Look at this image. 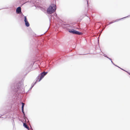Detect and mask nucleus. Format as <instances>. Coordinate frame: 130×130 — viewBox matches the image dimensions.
<instances>
[{
	"label": "nucleus",
	"instance_id": "f257e3e1",
	"mask_svg": "<svg viewBox=\"0 0 130 130\" xmlns=\"http://www.w3.org/2000/svg\"><path fill=\"white\" fill-rule=\"evenodd\" d=\"M21 84L19 83L13 84L11 87V88L13 92V94L12 98L17 100L19 99L20 94L23 93L21 87Z\"/></svg>",
	"mask_w": 130,
	"mask_h": 130
},
{
	"label": "nucleus",
	"instance_id": "f03ea898",
	"mask_svg": "<svg viewBox=\"0 0 130 130\" xmlns=\"http://www.w3.org/2000/svg\"><path fill=\"white\" fill-rule=\"evenodd\" d=\"M56 5L54 4H52L47 8V12L48 14H51L56 11Z\"/></svg>",
	"mask_w": 130,
	"mask_h": 130
},
{
	"label": "nucleus",
	"instance_id": "7ed1b4c3",
	"mask_svg": "<svg viewBox=\"0 0 130 130\" xmlns=\"http://www.w3.org/2000/svg\"><path fill=\"white\" fill-rule=\"evenodd\" d=\"M48 72H45L43 71L42 72L40 73L38 76L37 77H38L39 79L38 80V82H40L44 77L47 74Z\"/></svg>",
	"mask_w": 130,
	"mask_h": 130
},
{
	"label": "nucleus",
	"instance_id": "20e7f679",
	"mask_svg": "<svg viewBox=\"0 0 130 130\" xmlns=\"http://www.w3.org/2000/svg\"><path fill=\"white\" fill-rule=\"evenodd\" d=\"M43 44L42 43L39 44L37 46V47L36 50V52L39 53L41 51V50L42 47H43Z\"/></svg>",
	"mask_w": 130,
	"mask_h": 130
},
{
	"label": "nucleus",
	"instance_id": "39448f33",
	"mask_svg": "<svg viewBox=\"0 0 130 130\" xmlns=\"http://www.w3.org/2000/svg\"><path fill=\"white\" fill-rule=\"evenodd\" d=\"M16 12L17 14H21V13L22 16L23 17L24 16V15L22 13L21 8L20 6L18 7L17 8L16 10Z\"/></svg>",
	"mask_w": 130,
	"mask_h": 130
},
{
	"label": "nucleus",
	"instance_id": "423d86ee",
	"mask_svg": "<svg viewBox=\"0 0 130 130\" xmlns=\"http://www.w3.org/2000/svg\"><path fill=\"white\" fill-rule=\"evenodd\" d=\"M76 30L73 29H68V31L72 34H75V31Z\"/></svg>",
	"mask_w": 130,
	"mask_h": 130
},
{
	"label": "nucleus",
	"instance_id": "0eeeda50",
	"mask_svg": "<svg viewBox=\"0 0 130 130\" xmlns=\"http://www.w3.org/2000/svg\"><path fill=\"white\" fill-rule=\"evenodd\" d=\"M61 26L63 28H67L70 26V25L69 24H61Z\"/></svg>",
	"mask_w": 130,
	"mask_h": 130
},
{
	"label": "nucleus",
	"instance_id": "6e6552de",
	"mask_svg": "<svg viewBox=\"0 0 130 130\" xmlns=\"http://www.w3.org/2000/svg\"><path fill=\"white\" fill-rule=\"evenodd\" d=\"M24 108H21V110L22 112L23 113V118L25 120V121H26V117L25 116V113L24 111Z\"/></svg>",
	"mask_w": 130,
	"mask_h": 130
},
{
	"label": "nucleus",
	"instance_id": "1a4fd4ad",
	"mask_svg": "<svg viewBox=\"0 0 130 130\" xmlns=\"http://www.w3.org/2000/svg\"><path fill=\"white\" fill-rule=\"evenodd\" d=\"M23 126L26 129H27L28 130H29V127L27 125L26 123H24L23 122Z\"/></svg>",
	"mask_w": 130,
	"mask_h": 130
},
{
	"label": "nucleus",
	"instance_id": "9d476101",
	"mask_svg": "<svg viewBox=\"0 0 130 130\" xmlns=\"http://www.w3.org/2000/svg\"><path fill=\"white\" fill-rule=\"evenodd\" d=\"M129 15H128V16H127L126 17H123V18H121V19H116L114 21V22H117L118 21H119L120 20H121V19H124V18H126L128 17H129Z\"/></svg>",
	"mask_w": 130,
	"mask_h": 130
},
{
	"label": "nucleus",
	"instance_id": "9b49d317",
	"mask_svg": "<svg viewBox=\"0 0 130 130\" xmlns=\"http://www.w3.org/2000/svg\"><path fill=\"white\" fill-rule=\"evenodd\" d=\"M25 23V25L27 27H28L29 26L30 24L28 21L24 22Z\"/></svg>",
	"mask_w": 130,
	"mask_h": 130
},
{
	"label": "nucleus",
	"instance_id": "f8f14e48",
	"mask_svg": "<svg viewBox=\"0 0 130 130\" xmlns=\"http://www.w3.org/2000/svg\"><path fill=\"white\" fill-rule=\"evenodd\" d=\"M75 34H77L78 35H82V33L80 32L77 31L76 30L75 31Z\"/></svg>",
	"mask_w": 130,
	"mask_h": 130
},
{
	"label": "nucleus",
	"instance_id": "ddd939ff",
	"mask_svg": "<svg viewBox=\"0 0 130 130\" xmlns=\"http://www.w3.org/2000/svg\"><path fill=\"white\" fill-rule=\"evenodd\" d=\"M38 77H37L36 81L33 84H32L31 85H32L33 86H34V85L36 84L38 82Z\"/></svg>",
	"mask_w": 130,
	"mask_h": 130
},
{
	"label": "nucleus",
	"instance_id": "4468645a",
	"mask_svg": "<svg viewBox=\"0 0 130 130\" xmlns=\"http://www.w3.org/2000/svg\"><path fill=\"white\" fill-rule=\"evenodd\" d=\"M107 58L109 60H110L111 61V62L112 63V64L114 65V66H117V65L115 64H114L113 62V61H112L111 59L110 58H109L108 57V58Z\"/></svg>",
	"mask_w": 130,
	"mask_h": 130
},
{
	"label": "nucleus",
	"instance_id": "2eb2a0df",
	"mask_svg": "<svg viewBox=\"0 0 130 130\" xmlns=\"http://www.w3.org/2000/svg\"><path fill=\"white\" fill-rule=\"evenodd\" d=\"M24 16V22H26L27 21H28L27 19V17L26 16Z\"/></svg>",
	"mask_w": 130,
	"mask_h": 130
},
{
	"label": "nucleus",
	"instance_id": "dca6fc26",
	"mask_svg": "<svg viewBox=\"0 0 130 130\" xmlns=\"http://www.w3.org/2000/svg\"><path fill=\"white\" fill-rule=\"evenodd\" d=\"M25 104L23 102H22V107L21 108H24V106Z\"/></svg>",
	"mask_w": 130,
	"mask_h": 130
},
{
	"label": "nucleus",
	"instance_id": "f3484780",
	"mask_svg": "<svg viewBox=\"0 0 130 130\" xmlns=\"http://www.w3.org/2000/svg\"><path fill=\"white\" fill-rule=\"evenodd\" d=\"M121 69L122 70H123L126 72L129 75H130V73L129 72H128L127 71H125V70H124L123 69Z\"/></svg>",
	"mask_w": 130,
	"mask_h": 130
},
{
	"label": "nucleus",
	"instance_id": "a211bd4d",
	"mask_svg": "<svg viewBox=\"0 0 130 130\" xmlns=\"http://www.w3.org/2000/svg\"><path fill=\"white\" fill-rule=\"evenodd\" d=\"M102 53L103 54V55L104 57H106V58H108V56L106 55V54H104L103 53V52H102Z\"/></svg>",
	"mask_w": 130,
	"mask_h": 130
},
{
	"label": "nucleus",
	"instance_id": "6ab92c4d",
	"mask_svg": "<svg viewBox=\"0 0 130 130\" xmlns=\"http://www.w3.org/2000/svg\"><path fill=\"white\" fill-rule=\"evenodd\" d=\"M114 22V21H112L111 22H110L109 23V24L107 25H110V24H112V23H113Z\"/></svg>",
	"mask_w": 130,
	"mask_h": 130
},
{
	"label": "nucleus",
	"instance_id": "aec40b11",
	"mask_svg": "<svg viewBox=\"0 0 130 130\" xmlns=\"http://www.w3.org/2000/svg\"><path fill=\"white\" fill-rule=\"evenodd\" d=\"M34 62H33L31 64V65H30V66L31 67H32L33 65L34 64Z\"/></svg>",
	"mask_w": 130,
	"mask_h": 130
},
{
	"label": "nucleus",
	"instance_id": "412c9836",
	"mask_svg": "<svg viewBox=\"0 0 130 130\" xmlns=\"http://www.w3.org/2000/svg\"><path fill=\"white\" fill-rule=\"evenodd\" d=\"M54 15L56 17L57 15L56 13H55L54 14Z\"/></svg>",
	"mask_w": 130,
	"mask_h": 130
},
{
	"label": "nucleus",
	"instance_id": "4be33fe9",
	"mask_svg": "<svg viewBox=\"0 0 130 130\" xmlns=\"http://www.w3.org/2000/svg\"><path fill=\"white\" fill-rule=\"evenodd\" d=\"M87 2V5H88V2H89V0H86Z\"/></svg>",
	"mask_w": 130,
	"mask_h": 130
},
{
	"label": "nucleus",
	"instance_id": "5701e85b",
	"mask_svg": "<svg viewBox=\"0 0 130 130\" xmlns=\"http://www.w3.org/2000/svg\"><path fill=\"white\" fill-rule=\"evenodd\" d=\"M26 119L28 121H28H29V120H28V119L27 118V117H26ZM26 121H25V122H26Z\"/></svg>",
	"mask_w": 130,
	"mask_h": 130
},
{
	"label": "nucleus",
	"instance_id": "b1692460",
	"mask_svg": "<svg viewBox=\"0 0 130 130\" xmlns=\"http://www.w3.org/2000/svg\"><path fill=\"white\" fill-rule=\"evenodd\" d=\"M117 67H118V68H120V69H122L121 68H120V67H119V66H118L117 65Z\"/></svg>",
	"mask_w": 130,
	"mask_h": 130
},
{
	"label": "nucleus",
	"instance_id": "393cba45",
	"mask_svg": "<svg viewBox=\"0 0 130 130\" xmlns=\"http://www.w3.org/2000/svg\"><path fill=\"white\" fill-rule=\"evenodd\" d=\"M32 88H31V87H30L29 89V90L28 91V92Z\"/></svg>",
	"mask_w": 130,
	"mask_h": 130
},
{
	"label": "nucleus",
	"instance_id": "a878e982",
	"mask_svg": "<svg viewBox=\"0 0 130 130\" xmlns=\"http://www.w3.org/2000/svg\"><path fill=\"white\" fill-rule=\"evenodd\" d=\"M3 115H1V116H0V118H2V117H1L3 116Z\"/></svg>",
	"mask_w": 130,
	"mask_h": 130
},
{
	"label": "nucleus",
	"instance_id": "bb28decb",
	"mask_svg": "<svg viewBox=\"0 0 130 130\" xmlns=\"http://www.w3.org/2000/svg\"><path fill=\"white\" fill-rule=\"evenodd\" d=\"M34 86H33L31 85V88H32Z\"/></svg>",
	"mask_w": 130,
	"mask_h": 130
},
{
	"label": "nucleus",
	"instance_id": "cd10ccee",
	"mask_svg": "<svg viewBox=\"0 0 130 130\" xmlns=\"http://www.w3.org/2000/svg\"><path fill=\"white\" fill-rule=\"evenodd\" d=\"M80 54V55H86V54Z\"/></svg>",
	"mask_w": 130,
	"mask_h": 130
},
{
	"label": "nucleus",
	"instance_id": "c85d7f7f",
	"mask_svg": "<svg viewBox=\"0 0 130 130\" xmlns=\"http://www.w3.org/2000/svg\"><path fill=\"white\" fill-rule=\"evenodd\" d=\"M33 130V129H32V128L31 129H29V130Z\"/></svg>",
	"mask_w": 130,
	"mask_h": 130
},
{
	"label": "nucleus",
	"instance_id": "c756f323",
	"mask_svg": "<svg viewBox=\"0 0 130 130\" xmlns=\"http://www.w3.org/2000/svg\"><path fill=\"white\" fill-rule=\"evenodd\" d=\"M99 39H98V42H99Z\"/></svg>",
	"mask_w": 130,
	"mask_h": 130
},
{
	"label": "nucleus",
	"instance_id": "7c9ffc66",
	"mask_svg": "<svg viewBox=\"0 0 130 130\" xmlns=\"http://www.w3.org/2000/svg\"><path fill=\"white\" fill-rule=\"evenodd\" d=\"M13 122H14V120H13Z\"/></svg>",
	"mask_w": 130,
	"mask_h": 130
},
{
	"label": "nucleus",
	"instance_id": "2f4dec72",
	"mask_svg": "<svg viewBox=\"0 0 130 130\" xmlns=\"http://www.w3.org/2000/svg\"><path fill=\"white\" fill-rule=\"evenodd\" d=\"M13 126H14V124H13Z\"/></svg>",
	"mask_w": 130,
	"mask_h": 130
},
{
	"label": "nucleus",
	"instance_id": "473e14b6",
	"mask_svg": "<svg viewBox=\"0 0 130 130\" xmlns=\"http://www.w3.org/2000/svg\"><path fill=\"white\" fill-rule=\"evenodd\" d=\"M99 38V37H98V38Z\"/></svg>",
	"mask_w": 130,
	"mask_h": 130
},
{
	"label": "nucleus",
	"instance_id": "72a5a7b5",
	"mask_svg": "<svg viewBox=\"0 0 130 130\" xmlns=\"http://www.w3.org/2000/svg\"><path fill=\"white\" fill-rule=\"evenodd\" d=\"M129 17H130V15H129Z\"/></svg>",
	"mask_w": 130,
	"mask_h": 130
}]
</instances>
